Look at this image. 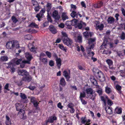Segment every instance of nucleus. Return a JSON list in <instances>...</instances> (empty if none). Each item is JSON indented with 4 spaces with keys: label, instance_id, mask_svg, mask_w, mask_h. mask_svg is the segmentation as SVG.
I'll list each match as a JSON object with an SVG mask.
<instances>
[{
    "label": "nucleus",
    "instance_id": "9b49d317",
    "mask_svg": "<svg viewBox=\"0 0 125 125\" xmlns=\"http://www.w3.org/2000/svg\"><path fill=\"white\" fill-rule=\"evenodd\" d=\"M93 33L87 31L84 32L83 33L84 36L86 38H88L89 37H91L93 35Z\"/></svg>",
    "mask_w": 125,
    "mask_h": 125
},
{
    "label": "nucleus",
    "instance_id": "603ef678",
    "mask_svg": "<svg viewBox=\"0 0 125 125\" xmlns=\"http://www.w3.org/2000/svg\"><path fill=\"white\" fill-rule=\"evenodd\" d=\"M45 53L48 57L50 58L51 57V54L50 52L47 51Z\"/></svg>",
    "mask_w": 125,
    "mask_h": 125
},
{
    "label": "nucleus",
    "instance_id": "6e6552de",
    "mask_svg": "<svg viewBox=\"0 0 125 125\" xmlns=\"http://www.w3.org/2000/svg\"><path fill=\"white\" fill-rule=\"evenodd\" d=\"M52 17L56 21H58L60 18V15L58 14L57 11L55 10L52 13Z\"/></svg>",
    "mask_w": 125,
    "mask_h": 125
},
{
    "label": "nucleus",
    "instance_id": "f704fd0d",
    "mask_svg": "<svg viewBox=\"0 0 125 125\" xmlns=\"http://www.w3.org/2000/svg\"><path fill=\"white\" fill-rule=\"evenodd\" d=\"M91 80V82L95 86L97 85V82L94 78L92 80Z\"/></svg>",
    "mask_w": 125,
    "mask_h": 125
},
{
    "label": "nucleus",
    "instance_id": "423d86ee",
    "mask_svg": "<svg viewBox=\"0 0 125 125\" xmlns=\"http://www.w3.org/2000/svg\"><path fill=\"white\" fill-rule=\"evenodd\" d=\"M63 41L64 44L68 46H71L73 43L72 40L69 38H66Z\"/></svg>",
    "mask_w": 125,
    "mask_h": 125
},
{
    "label": "nucleus",
    "instance_id": "b1692460",
    "mask_svg": "<svg viewBox=\"0 0 125 125\" xmlns=\"http://www.w3.org/2000/svg\"><path fill=\"white\" fill-rule=\"evenodd\" d=\"M96 38H90L88 40V43L90 45L92 44H93V43L95 42L96 40Z\"/></svg>",
    "mask_w": 125,
    "mask_h": 125
},
{
    "label": "nucleus",
    "instance_id": "4c0bfd02",
    "mask_svg": "<svg viewBox=\"0 0 125 125\" xmlns=\"http://www.w3.org/2000/svg\"><path fill=\"white\" fill-rule=\"evenodd\" d=\"M83 22L82 21H81L79 23H78L77 26L79 29H81L82 27Z\"/></svg>",
    "mask_w": 125,
    "mask_h": 125
},
{
    "label": "nucleus",
    "instance_id": "4d7b16f0",
    "mask_svg": "<svg viewBox=\"0 0 125 125\" xmlns=\"http://www.w3.org/2000/svg\"><path fill=\"white\" fill-rule=\"evenodd\" d=\"M39 104V103H38L37 101L33 103L34 106L36 107H37L38 106V104Z\"/></svg>",
    "mask_w": 125,
    "mask_h": 125
},
{
    "label": "nucleus",
    "instance_id": "473e14b6",
    "mask_svg": "<svg viewBox=\"0 0 125 125\" xmlns=\"http://www.w3.org/2000/svg\"><path fill=\"white\" fill-rule=\"evenodd\" d=\"M105 91L106 93L108 94L110 93L112 91L111 88L108 87H106Z\"/></svg>",
    "mask_w": 125,
    "mask_h": 125
},
{
    "label": "nucleus",
    "instance_id": "f8f14e48",
    "mask_svg": "<svg viewBox=\"0 0 125 125\" xmlns=\"http://www.w3.org/2000/svg\"><path fill=\"white\" fill-rule=\"evenodd\" d=\"M57 119V118L56 116L50 117L48 118L46 122V125L47 124L48 122H50L51 123H53L54 120H56Z\"/></svg>",
    "mask_w": 125,
    "mask_h": 125
},
{
    "label": "nucleus",
    "instance_id": "e2e57ef3",
    "mask_svg": "<svg viewBox=\"0 0 125 125\" xmlns=\"http://www.w3.org/2000/svg\"><path fill=\"white\" fill-rule=\"evenodd\" d=\"M23 61H22V63L20 65V67L22 68H23L25 66V64H27V63H24L23 62Z\"/></svg>",
    "mask_w": 125,
    "mask_h": 125
},
{
    "label": "nucleus",
    "instance_id": "8fccbe9b",
    "mask_svg": "<svg viewBox=\"0 0 125 125\" xmlns=\"http://www.w3.org/2000/svg\"><path fill=\"white\" fill-rule=\"evenodd\" d=\"M36 101V99L35 97H31V101L33 103Z\"/></svg>",
    "mask_w": 125,
    "mask_h": 125
},
{
    "label": "nucleus",
    "instance_id": "052dcab7",
    "mask_svg": "<svg viewBox=\"0 0 125 125\" xmlns=\"http://www.w3.org/2000/svg\"><path fill=\"white\" fill-rule=\"evenodd\" d=\"M9 84L8 83L6 84L5 86L4 89L8 91H9V89H8V88L9 87Z\"/></svg>",
    "mask_w": 125,
    "mask_h": 125
},
{
    "label": "nucleus",
    "instance_id": "cd10ccee",
    "mask_svg": "<svg viewBox=\"0 0 125 125\" xmlns=\"http://www.w3.org/2000/svg\"><path fill=\"white\" fill-rule=\"evenodd\" d=\"M24 37L26 39L28 40H31L33 39V38L32 35L30 34H28L25 35Z\"/></svg>",
    "mask_w": 125,
    "mask_h": 125
},
{
    "label": "nucleus",
    "instance_id": "c756f323",
    "mask_svg": "<svg viewBox=\"0 0 125 125\" xmlns=\"http://www.w3.org/2000/svg\"><path fill=\"white\" fill-rule=\"evenodd\" d=\"M86 93L88 94H92L93 92V91L92 89L91 88L87 89L86 90Z\"/></svg>",
    "mask_w": 125,
    "mask_h": 125
},
{
    "label": "nucleus",
    "instance_id": "c85d7f7f",
    "mask_svg": "<svg viewBox=\"0 0 125 125\" xmlns=\"http://www.w3.org/2000/svg\"><path fill=\"white\" fill-rule=\"evenodd\" d=\"M72 23V25L73 26L77 24L78 22V20L76 19H74L71 21Z\"/></svg>",
    "mask_w": 125,
    "mask_h": 125
},
{
    "label": "nucleus",
    "instance_id": "bf43d9fd",
    "mask_svg": "<svg viewBox=\"0 0 125 125\" xmlns=\"http://www.w3.org/2000/svg\"><path fill=\"white\" fill-rule=\"evenodd\" d=\"M35 88V86H30L28 87V88H29L30 90H34V89Z\"/></svg>",
    "mask_w": 125,
    "mask_h": 125
},
{
    "label": "nucleus",
    "instance_id": "79ce46f5",
    "mask_svg": "<svg viewBox=\"0 0 125 125\" xmlns=\"http://www.w3.org/2000/svg\"><path fill=\"white\" fill-rule=\"evenodd\" d=\"M121 39L123 40L125 39V34L124 32H122L121 36H120Z\"/></svg>",
    "mask_w": 125,
    "mask_h": 125
},
{
    "label": "nucleus",
    "instance_id": "dca6fc26",
    "mask_svg": "<svg viewBox=\"0 0 125 125\" xmlns=\"http://www.w3.org/2000/svg\"><path fill=\"white\" fill-rule=\"evenodd\" d=\"M55 60L58 67L59 69L60 68V67L61 65V60L60 58H58L57 59H56Z\"/></svg>",
    "mask_w": 125,
    "mask_h": 125
},
{
    "label": "nucleus",
    "instance_id": "58836bf2",
    "mask_svg": "<svg viewBox=\"0 0 125 125\" xmlns=\"http://www.w3.org/2000/svg\"><path fill=\"white\" fill-rule=\"evenodd\" d=\"M85 96V94L84 92H83V93H80V99H82V98L84 97Z\"/></svg>",
    "mask_w": 125,
    "mask_h": 125
},
{
    "label": "nucleus",
    "instance_id": "680f3d73",
    "mask_svg": "<svg viewBox=\"0 0 125 125\" xmlns=\"http://www.w3.org/2000/svg\"><path fill=\"white\" fill-rule=\"evenodd\" d=\"M67 106L71 108H73V104L72 103L69 104L67 105Z\"/></svg>",
    "mask_w": 125,
    "mask_h": 125
},
{
    "label": "nucleus",
    "instance_id": "f257e3e1",
    "mask_svg": "<svg viewBox=\"0 0 125 125\" xmlns=\"http://www.w3.org/2000/svg\"><path fill=\"white\" fill-rule=\"evenodd\" d=\"M15 106L17 110L20 111L19 113H20L21 115L20 116V118L21 119H26V117L24 115V114L25 113L23 107V105H22L21 103H17L15 104Z\"/></svg>",
    "mask_w": 125,
    "mask_h": 125
},
{
    "label": "nucleus",
    "instance_id": "774afa93",
    "mask_svg": "<svg viewBox=\"0 0 125 125\" xmlns=\"http://www.w3.org/2000/svg\"><path fill=\"white\" fill-rule=\"evenodd\" d=\"M5 123L6 125H10L11 124V123L10 120L9 121H6Z\"/></svg>",
    "mask_w": 125,
    "mask_h": 125
},
{
    "label": "nucleus",
    "instance_id": "5701e85b",
    "mask_svg": "<svg viewBox=\"0 0 125 125\" xmlns=\"http://www.w3.org/2000/svg\"><path fill=\"white\" fill-rule=\"evenodd\" d=\"M45 12V10L44 9H42L40 11V12L37 14V16H39L42 17L43 15V14Z\"/></svg>",
    "mask_w": 125,
    "mask_h": 125
},
{
    "label": "nucleus",
    "instance_id": "9d476101",
    "mask_svg": "<svg viewBox=\"0 0 125 125\" xmlns=\"http://www.w3.org/2000/svg\"><path fill=\"white\" fill-rule=\"evenodd\" d=\"M79 15L80 17H81L82 16L81 14L79 13L78 12L77 13L75 11H73L72 13L71 14V16L73 18H77L78 17V15Z\"/></svg>",
    "mask_w": 125,
    "mask_h": 125
},
{
    "label": "nucleus",
    "instance_id": "e433bc0d",
    "mask_svg": "<svg viewBox=\"0 0 125 125\" xmlns=\"http://www.w3.org/2000/svg\"><path fill=\"white\" fill-rule=\"evenodd\" d=\"M11 19L13 22L15 23L18 21V20L14 16H13L11 17Z\"/></svg>",
    "mask_w": 125,
    "mask_h": 125
},
{
    "label": "nucleus",
    "instance_id": "a878e982",
    "mask_svg": "<svg viewBox=\"0 0 125 125\" xmlns=\"http://www.w3.org/2000/svg\"><path fill=\"white\" fill-rule=\"evenodd\" d=\"M62 41L66 39V38H68V35L65 32H62Z\"/></svg>",
    "mask_w": 125,
    "mask_h": 125
},
{
    "label": "nucleus",
    "instance_id": "69168bd1",
    "mask_svg": "<svg viewBox=\"0 0 125 125\" xmlns=\"http://www.w3.org/2000/svg\"><path fill=\"white\" fill-rule=\"evenodd\" d=\"M121 10L123 15L125 16V10L123 8H121Z\"/></svg>",
    "mask_w": 125,
    "mask_h": 125
},
{
    "label": "nucleus",
    "instance_id": "37998d69",
    "mask_svg": "<svg viewBox=\"0 0 125 125\" xmlns=\"http://www.w3.org/2000/svg\"><path fill=\"white\" fill-rule=\"evenodd\" d=\"M54 64V61L52 60H50L49 62V65L51 66H53Z\"/></svg>",
    "mask_w": 125,
    "mask_h": 125
},
{
    "label": "nucleus",
    "instance_id": "ea45409f",
    "mask_svg": "<svg viewBox=\"0 0 125 125\" xmlns=\"http://www.w3.org/2000/svg\"><path fill=\"white\" fill-rule=\"evenodd\" d=\"M59 47L60 49L62 50L63 51L65 52L66 51L65 48L62 45L59 44Z\"/></svg>",
    "mask_w": 125,
    "mask_h": 125
},
{
    "label": "nucleus",
    "instance_id": "bb28decb",
    "mask_svg": "<svg viewBox=\"0 0 125 125\" xmlns=\"http://www.w3.org/2000/svg\"><path fill=\"white\" fill-rule=\"evenodd\" d=\"M96 96V94L93 92L90 94L89 96L90 99H92L93 100H94L95 97Z\"/></svg>",
    "mask_w": 125,
    "mask_h": 125
},
{
    "label": "nucleus",
    "instance_id": "0eeeda50",
    "mask_svg": "<svg viewBox=\"0 0 125 125\" xmlns=\"http://www.w3.org/2000/svg\"><path fill=\"white\" fill-rule=\"evenodd\" d=\"M98 74V77L100 81L103 82L105 80L104 76L103 74L101 72H98L97 73Z\"/></svg>",
    "mask_w": 125,
    "mask_h": 125
},
{
    "label": "nucleus",
    "instance_id": "6ab92c4d",
    "mask_svg": "<svg viewBox=\"0 0 125 125\" xmlns=\"http://www.w3.org/2000/svg\"><path fill=\"white\" fill-rule=\"evenodd\" d=\"M66 84V83L64 78H61L60 80V84L62 86H65Z\"/></svg>",
    "mask_w": 125,
    "mask_h": 125
},
{
    "label": "nucleus",
    "instance_id": "6e6d98bb",
    "mask_svg": "<svg viewBox=\"0 0 125 125\" xmlns=\"http://www.w3.org/2000/svg\"><path fill=\"white\" fill-rule=\"evenodd\" d=\"M116 89L119 91H120L121 88V87L118 85H116Z\"/></svg>",
    "mask_w": 125,
    "mask_h": 125
},
{
    "label": "nucleus",
    "instance_id": "20e7f679",
    "mask_svg": "<svg viewBox=\"0 0 125 125\" xmlns=\"http://www.w3.org/2000/svg\"><path fill=\"white\" fill-rule=\"evenodd\" d=\"M94 44H91V45L86 47L87 52L88 56H93L94 54V53L93 52L91 53V49L94 48Z\"/></svg>",
    "mask_w": 125,
    "mask_h": 125
},
{
    "label": "nucleus",
    "instance_id": "ddd939ff",
    "mask_svg": "<svg viewBox=\"0 0 125 125\" xmlns=\"http://www.w3.org/2000/svg\"><path fill=\"white\" fill-rule=\"evenodd\" d=\"M63 75L67 79V81L70 82V80L69 79L70 78L69 74L66 71H64L63 72Z\"/></svg>",
    "mask_w": 125,
    "mask_h": 125
},
{
    "label": "nucleus",
    "instance_id": "a19ab883",
    "mask_svg": "<svg viewBox=\"0 0 125 125\" xmlns=\"http://www.w3.org/2000/svg\"><path fill=\"white\" fill-rule=\"evenodd\" d=\"M116 111H117V113L118 114H121L122 112V110L121 108H116L115 109Z\"/></svg>",
    "mask_w": 125,
    "mask_h": 125
},
{
    "label": "nucleus",
    "instance_id": "2eb2a0df",
    "mask_svg": "<svg viewBox=\"0 0 125 125\" xmlns=\"http://www.w3.org/2000/svg\"><path fill=\"white\" fill-rule=\"evenodd\" d=\"M107 20L108 23L112 24L114 22L115 20L113 17L110 16L108 18Z\"/></svg>",
    "mask_w": 125,
    "mask_h": 125
},
{
    "label": "nucleus",
    "instance_id": "13d9d810",
    "mask_svg": "<svg viewBox=\"0 0 125 125\" xmlns=\"http://www.w3.org/2000/svg\"><path fill=\"white\" fill-rule=\"evenodd\" d=\"M22 59H18L16 62V63L17 65H18L20 64V62L22 61Z\"/></svg>",
    "mask_w": 125,
    "mask_h": 125
},
{
    "label": "nucleus",
    "instance_id": "09e8293b",
    "mask_svg": "<svg viewBox=\"0 0 125 125\" xmlns=\"http://www.w3.org/2000/svg\"><path fill=\"white\" fill-rule=\"evenodd\" d=\"M20 96L23 99H25L27 98L26 95L24 94H22L21 93L20 94Z\"/></svg>",
    "mask_w": 125,
    "mask_h": 125
},
{
    "label": "nucleus",
    "instance_id": "7c9ffc66",
    "mask_svg": "<svg viewBox=\"0 0 125 125\" xmlns=\"http://www.w3.org/2000/svg\"><path fill=\"white\" fill-rule=\"evenodd\" d=\"M29 27L32 28L35 27L36 28H38V26L34 23H31L29 26Z\"/></svg>",
    "mask_w": 125,
    "mask_h": 125
},
{
    "label": "nucleus",
    "instance_id": "49530a36",
    "mask_svg": "<svg viewBox=\"0 0 125 125\" xmlns=\"http://www.w3.org/2000/svg\"><path fill=\"white\" fill-rule=\"evenodd\" d=\"M47 19L48 21L51 22H52V20L51 18V16L49 15V13H47Z\"/></svg>",
    "mask_w": 125,
    "mask_h": 125
},
{
    "label": "nucleus",
    "instance_id": "a18cd8bd",
    "mask_svg": "<svg viewBox=\"0 0 125 125\" xmlns=\"http://www.w3.org/2000/svg\"><path fill=\"white\" fill-rule=\"evenodd\" d=\"M40 9V6L39 5H38L36 7H35L34 9L36 12L38 11Z\"/></svg>",
    "mask_w": 125,
    "mask_h": 125
},
{
    "label": "nucleus",
    "instance_id": "7ed1b4c3",
    "mask_svg": "<svg viewBox=\"0 0 125 125\" xmlns=\"http://www.w3.org/2000/svg\"><path fill=\"white\" fill-rule=\"evenodd\" d=\"M25 56L27 60H23V62L24 63H27L28 64H30V61L32 58L31 55L29 52H27L25 53Z\"/></svg>",
    "mask_w": 125,
    "mask_h": 125
},
{
    "label": "nucleus",
    "instance_id": "393cba45",
    "mask_svg": "<svg viewBox=\"0 0 125 125\" xmlns=\"http://www.w3.org/2000/svg\"><path fill=\"white\" fill-rule=\"evenodd\" d=\"M107 41L106 40H104L102 44L100 47V49L102 48H106V46L107 45Z\"/></svg>",
    "mask_w": 125,
    "mask_h": 125
},
{
    "label": "nucleus",
    "instance_id": "412c9836",
    "mask_svg": "<svg viewBox=\"0 0 125 125\" xmlns=\"http://www.w3.org/2000/svg\"><path fill=\"white\" fill-rule=\"evenodd\" d=\"M62 20L64 21L68 19V17L66 13L64 12L62 13Z\"/></svg>",
    "mask_w": 125,
    "mask_h": 125
},
{
    "label": "nucleus",
    "instance_id": "864d4df0",
    "mask_svg": "<svg viewBox=\"0 0 125 125\" xmlns=\"http://www.w3.org/2000/svg\"><path fill=\"white\" fill-rule=\"evenodd\" d=\"M48 25V22L46 21L43 23V26L44 27H46Z\"/></svg>",
    "mask_w": 125,
    "mask_h": 125
},
{
    "label": "nucleus",
    "instance_id": "de8ad7c7",
    "mask_svg": "<svg viewBox=\"0 0 125 125\" xmlns=\"http://www.w3.org/2000/svg\"><path fill=\"white\" fill-rule=\"evenodd\" d=\"M102 89H100L97 91V92L99 94V95H101L102 93Z\"/></svg>",
    "mask_w": 125,
    "mask_h": 125
},
{
    "label": "nucleus",
    "instance_id": "4468645a",
    "mask_svg": "<svg viewBox=\"0 0 125 125\" xmlns=\"http://www.w3.org/2000/svg\"><path fill=\"white\" fill-rule=\"evenodd\" d=\"M50 31L53 34H55L57 32L54 26L52 25H50L49 27Z\"/></svg>",
    "mask_w": 125,
    "mask_h": 125
},
{
    "label": "nucleus",
    "instance_id": "338daca9",
    "mask_svg": "<svg viewBox=\"0 0 125 125\" xmlns=\"http://www.w3.org/2000/svg\"><path fill=\"white\" fill-rule=\"evenodd\" d=\"M58 107L61 109H62L63 106L61 105V103H59L57 104Z\"/></svg>",
    "mask_w": 125,
    "mask_h": 125
},
{
    "label": "nucleus",
    "instance_id": "c9c22d12",
    "mask_svg": "<svg viewBox=\"0 0 125 125\" xmlns=\"http://www.w3.org/2000/svg\"><path fill=\"white\" fill-rule=\"evenodd\" d=\"M40 60L42 61L44 64H46L47 62V59L45 58H40Z\"/></svg>",
    "mask_w": 125,
    "mask_h": 125
},
{
    "label": "nucleus",
    "instance_id": "c03bdc74",
    "mask_svg": "<svg viewBox=\"0 0 125 125\" xmlns=\"http://www.w3.org/2000/svg\"><path fill=\"white\" fill-rule=\"evenodd\" d=\"M72 21H67L66 23V25L67 26H71L72 25Z\"/></svg>",
    "mask_w": 125,
    "mask_h": 125
},
{
    "label": "nucleus",
    "instance_id": "1a4fd4ad",
    "mask_svg": "<svg viewBox=\"0 0 125 125\" xmlns=\"http://www.w3.org/2000/svg\"><path fill=\"white\" fill-rule=\"evenodd\" d=\"M25 77H23L21 79L22 81H24L29 82L32 79V77L29 74Z\"/></svg>",
    "mask_w": 125,
    "mask_h": 125
},
{
    "label": "nucleus",
    "instance_id": "3c124183",
    "mask_svg": "<svg viewBox=\"0 0 125 125\" xmlns=\"http://www.w3.org/2000/svg\"><path fill=\"white\" fill-rule=\"evenodd\" d=\"M77 40L79 42H82V37L80 36H78L77 37Z\"/></svg>",
    "mask_w": 125,
    "mask_h": 125
},
{
    "label": "nucleus",
    "instance_id": "39448f33",
    "mask_svg": "<svg viewBox=\"0 0 125 125\" xmlns=\"http://www.w3.org/2000/svg\"><path fill=\"white\" fill-rule=\"evenodd\" d=\"M17 73L19 75L21 76H26L29 74L28 72L26 70L24 69H18L17 70Z\"/></svg>",
    "mask_w": 125,
    "mask_h": 125
},
{
    "label": "nucleus",
    "instance_id": "5fc2aeb1",
    "mask_svg": "<svg viewBox=\"0 0 125 125\" xmlns=\"http://www.w3.org/2000/svg\"><path fill=\"white\" fill-rule=\"evenodd\" d=\"M107 103L110 106L111 105L113 104L112 101L109 99H108Z\"/></svg>",
    "mask_w": 125,
    "mask_h": 125
},
{
    "label": "nucleus",
    "instance_id": "4be33fe9",
    "mask_svg": "<svg viewBox=\"0 0 125 125\" xmlns=\"http://www.w3.org/2000/svg\"><path fill=\"white\" fill-rule=\"evenodd\" d=\"M104 27V24H101L100 25H96V28L97 29H99L100 31H101L103 29Z\"/></svg>",
    "mask_w": 125,
    "mask_h": 125
},
{
    "label": "nucleus",
    "instance_id": "0e129e2a",
    "mask_svg": "<svg viewBox=\"0 0 125 125\" xmlns=\"http://www.w3.org/2000/svg\"><path fill=\"white\" fill-rule=\"evenodd\" d=\"M58 26L61 28H63L64 27V25L63 23H61L58 25Z\"/></svg>",
    "mask_w": 125,
    "mask_h": 125
},
{
    "label": "nucleus",
    "instance_id": "aec40b11",
    "mask_svg": "<svg viewBox=\"0 0 125 125\" xmlns=\"http://www.w3.org/2000/svg\"><path fill=\"white\" fill-rule=\"evenodd\" d=\"M13 64L12 63H10L9 64V67L10 68V71L11 73H13L15 71V69L13 67Z\"/></svg>",
    "mask_w": 125,
    "mask_h": 125
},
{
    "label": "nucleus",
    "instance_id": "2f4dec72",
    "mask_svg": "<svg viewBox=\"0 0 125 125\" xmlns=\"http://www.w3.org/2000/svg\"><path fill=\"white\" fill-rule=\"evenodd\" d=\"M8 57L7 56H3L1 57L0 59L1 61H7L8 60Z\"/></svg>",
    "mask_w": 125,
    "mask_h": 125
},
{
    "label": "nucleus",
    "instance_id": "f03ea898",
    "mask_svg": "<svg viewBox=\"0 0 125 125\" xmlns=\"http://www.w3.org/2000/svg\"><path fill=\"white\" fill-rule=\"evenodd\" d=\"M19 45L18 41L12 40L6 43V46L7 48L10 49H13L14 47H15L16 48H19L20 46Z\"/></svg>",
    "mask_w": 125,
    "mask_h": 125
},
{
    "label": "nucleus",
    "instance_id": "72a5a7b5",
    "mask_svg": "<svg viewBox=\"0 0 125 125\" xmlns=\"http://www.w3.org/2000/svg\"><path fill=\"white\" fill-rule=\"evenodd\" d=\"M106 61L109 66H111L112 65L113 62L111 60L108 59L106 60Z\"/></svg>",
    "mask_w": 125,
    "mask_h": 125
},
{
    "label": "nucleus",
    "instance_id": "f3484780",
    "mask_svg": "<svg viewBox=\"0 0 125 125\" xmlns=\"http://www.w3.org/2000/svg\"><path fill=\"white\" fill-rule=\"evenodd\" d=\"M105 109L107 113L110 114L112 113V108L108 106L105 107Z\"/></svg>",
    "mask_w": 125,
    "mask_h": 125
},
{
    "label": "nucleus",
    "instance_id": "a211bd4d",
    "mask_svg": "<svg viewBox=\"0 0 125 125\" xmlns=\"http://www.w3.org/2000/svg\"><path fill=\"white\" fill-rule=\"evenodd\" d=\"M51 5L52 4L51 3L48 2L47 3L46 7L47 8V13H49V12L50 11V10L51 9Z\"/></svg>",
    "mask_w": 125,
    "mask_h": 125
}]
</instances>
